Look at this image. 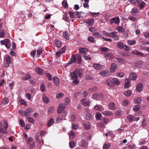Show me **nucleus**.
I'll return each mask as SVG.
<instances>
[{
  "label": "nucleus",
  "mask_w": 149,
  "mask_h": 149,
  "mask_svg": "<svg viewBox=\"0 0 149 149\" xmlns=\"http://www.w3.org/2000/svg\"><path fill=\"white\" fill-rule=\"evenodd\" d=\"M71 79L74 80L73 82L76 84H78L79 81L77 80V78L81 77L82 76V71L78 70H76L74 72L70 73Z\"/></svg>",
  "instance_id": "f257e3e1"
},
{
  "label": "nucleus",
  "mask_w": 149,
  "mask_h": 149,
  "mask_svg": "<svg viewBox=\"0 0 149 149\" xmlns=\"http://www.w3.org/2000/svg\"><path fill=\"white\" fill-rule=\"evenodd\" d=\"M8 127V125L7 122L5 121L4 122V127L0 128V132L3 134H6L7 133L6 129Z\"/></svg>",
  "instance_id": "f03ea898"
},
{
  "label": "nucleus",
  "mask_w": 149,
  "mask_h": 149,
  "mask_svg": "<svg viewBox=\"0 0 149 149\" xmlns=\"http://www.w3.org/2000/svg\"><path fill=\"white\" fill-rule=\"evenodd\" d=\"M110 23L111 24L114 23L119 25L120 22V19L119 17L117 16L116 17L111 18L110 20Z\"/></svg>",
  "instance_id": "7ed1b4c3"
},
{
  "label": "nucleus",
  "mask_w": 149,
  "mask_h": 149,
  "mask_svg": "<svg viewBox=\"0 0 149 149\" xmlns=\"http://www.w3.org/2000/svg\"><path fill=\"white\" fill-rule=\"evenodd\" d=\"M65 107H66L63 104H60L57 110L58 113L60 114L61 113Z\"/></svg>",
  "instance_id": "20e7f679"
},
{
  "label": "nucleus",
  "mask_w": 149,
  "mask_h": 149,
  "mask_svg": "<svg viewBox=\"0 0 149 149\" xmlns=\"http://www.w3.org/2000/svg\"><path fill=\"white\" fill-rule=\"evenodd\" d=\"M101 75L104 77L108 76L110 75V72L107 70H103L101 71L100 72Z\"/></svg>",
  "instance_id": "39448f33"
},
{
  "label": "nucleus",
  "mask_w": 149,
  "mask_h": 149,
  "mask_svg": "<svg viewBox=\"0 0 149 149\" xmlns=\"http://www.w3.org/2000/svg\"><path fill=\"white\" fill-rule=\"evenodd\" d=\"M92 97L94 99L101 100L103 97V95L101 94H99L98 93H96L93 94Z\"/></svg>",
  "instance_id": "423d86ee"
},
{
  "label": "nucleus",
  "mask_w": 149,
  "mask_h": 149,
  "mask_svg": "<svg viewBox=\"0 0 149 149\" xmlns=\"http://www.w3.org/2000/svg\"><path fill=\"white\" fill-rule=\"evenodd\" d=\"M77 56L76 55H73L71 57L70 60L67 65H68L75 63L76 61Z\"/></svg>",
  "instance_id": "0eeeda50"
},
{
  "label": "nucleus",
  "mask_w": 149,
  "mask_h": 149,
  "mask_svg": "<svg viewBox=\"0 0 149 149\" xmlns=\"http://www.w3.org/2000/svg\"><path fill=\"white\" fill-rule=\"evenodd\" d=\"M26 116H28L31 115L33 112V109L31 108H29L25 111Z\"/></svg>",
  "instance_id": "6e6552de"
},
{
  "label": "nucleus",
  "mask_w": 149,
  "mask_h": 149,
  "mask_svg": "<svg viewBox=\"0 0 149 149\" xmlns=\"http://www.w3.org/2000/svg\"><path fill=\"white\" fill-rule=\"evenodd\" d=\"M81 103L85 106H88L89 105L90 103L88 100L86 98L84 99L81 100Z\"/></svg>",
  "instance_id": "1a4fd4ad"
},
{
  "label": "nucleus",
  "mask_w": 149,
  "mask_h": 149,
  "mask_svg": "<svg viewBox=\"0 0 149 149\" xmlns=\"http://www.w3.org/2000/svg\"><path fill=\"white\" fill-rule=\"evenodd\" d=\"M136 90L138 92H140L143 89V86L141 83H139L136 87Z\"/></svg>",
  "instance_id": "9d476101"
},
{
  "label": "nucleus",
  "mask_w": 149,
  "mask_h": 149,
  "mask_svg": "<svg viewBox=\"0 0 149 149\" xmlns=\"http://www.w3.org/2000/svg\"><path fill=\"white\" fill-rule=\"evenodd\" d=\"M129 78L130 80H135L137 78V74L135 73L132 72L130 74Z\"/></svg>",
  "instance_id": "9b49d317"
},
{
  "label": "nucleus",
  "mask_w": 149,
  "mask_h": 149,
  "mask_svg": "<svg viewBox=\"0 0 149 149\" xmlns=\"http://www.w3.org/2000/svg\"><path fill=\"white\" fill-rule=\"evenodd\" d=\"M131 53L135 55L143 56H144L145 55L144 53L139 52L136 50H134L132 51L131 52Z\"/></svg>",
  "instance_id": "f8f14e48"
},
{
  "label": "nucleus",
  "mask_w": 149,
  "mask_h": 149,
  "mask_svg": "<svg viewBox=\"0 0 149 149\" xmlns=\"http://www.w3.org/2000/svg\"><path fill=\"white\" fill-rule=\"evenodd\" d=\"M85 22L90 26H92L94 23V19L93 18H91L85 21Z\"/></svg>",
  "instance_id": "ddd939ff"
},
{
  "label": "nucleus",
  "mask_w": 149,
  "mask_h": 149,
  "mask_svg": "<svg viewBox=\"0 0 149 149\" xmlns=\"http://www.w3.org/2000/svg\"><path fill=\"white\" fill-rule=\"evenodd\" d=\"M79 53L81 54H86L88 51L87 49L85 48H81L79 49Z\"/></svg>",
  "instance_id": "4468645a"
},
{
  "label": "nucleus",
  "mask_w": 149,
  "mask_h": 149,
  "mask_svg": "<svg viewBox=\"0 0 149 149\" xmlns=\"http://www.w3.org/2000/svg\"><path fill=\"white\" fill-rule=\"evenodd\" d=\"M117 65L115 63H113L110 68V70L112 72H114L116 69Z\"/></svg>",
  "instance_id": "2eb2a0df"
},
{
  "label": "nucleus",
  "mask_w": 149,
  "mask_h": 149,
  "mask_svg": "<svg viewBox=\"0 0 149 149\" xmlns=\"http://www.w3.org/2000/svg\"><path fill=\"white\" fill-rule=\"evenodd\" d=\"M42 100L43 101L46 103H48L49 102V100L45 94H43Z\"/></svg>",
  "instance_id": "dca6fc26"
},
{
  "label": "nucleus",
  "mask_w": 149,
  "mask_h": 149,
  "mask_svg": "<svg viewBox=\"0 0 149 149\" xmlns=\"http://www.w3.org/2000/svg\"><path fill=\"white\" fill-rule=\"evenodd\" d=\"M112 79L114 85H118L120 84V81L118 79L114 78Z\"/></svg>",
  "instance_id": "f3484780"
},
{
  "label": "nucleus",
  "mask_w": 149,
  "mask_h": 149,
  "mask_svg": "<svg viewBox=\"0 0 149 149\" xmlns=\"http://www.w3.org/2000/svg\"><path fill=\"white\" fill-rule=\"evenodd\" d=\"M63 37L65 39H66L67 40H68L69 38V35L68 33V31H65L63 33Z\"/></svg>",
  "instance_id": "a211bd4d"
},
{
  "label": "nucleus",
  "mask_w": 149,
  "mask_h": 149,
  "mask_svg": "<svg viewBox=\"0 0 149 149\" xmlns=\"http://www.w3.org/2000/svg\"><path fill=\"white\" fill-rule=\"evenodd\" d=\"M54 83L56 86L58 85L59 83V80L57 77H55L53 78Z\"/></svg>",
  "instance_id": "6ab92c4d"
},
{
  "label": "nucleus",
  "mask_w": 149,
  "mask_h": 149,
  "mask_svg": "<svg viewBox=\"0 0 149 149\" xmlns=\"http://www.w3.org/2000/svg\"><path fill=\"white\" fill-rule=\"evenodd\" d=\"M86 118L87 120H91L93 118L92 114L90 113H87L86 115Z\"/></svg>",
  "instance_id": "aec40b11"
},
{
  "label": "nucleus",
  "mask_w": 149,
  "mask_h": 149,
  "mask_svg": "<svg viewBox=\"0 0 149 149\" xmlns=\"http://www.w3.org/2000/svg\"><path fill=\"white\" fill-rule=\"evenodd\" d=\"M109 109L112 110H114L116 109V107L115 106V104L113 102H110L109 104Z\"/></svg>",
  "instance_id": "412c9836"
},
{
  "label": "nucleus",
  "mask_w": 149,
  "mask_h": 149,
  "mask_svg": "<svg viewBox=\"0 0 149 149\" xmlns=\"http://www.w3.org/2000/svg\"><path fill=\"white\" fill-rule=\"evenodd\" d=\"M102 114L104 115L108 116H111L113 114V113L109 111H104L102 112Z\"/></svg>",
  "instance_id": "4be33fe9"
},
{
  "label": "nucleus",
  "mask_w": 149,
  "mask_h": 149,
  "mask_svg": "<svg viewBox=\"0 0 149 149\" xmlns=\"http://www.w3.org/2000/svg\"><path fill=\"white\" fill-rule=\"evenodd\" d=\"M106 83L109 86L112 87L114 85L112 79V80L110 79H107L106 81Z\"/></svg>",
  "instance_id": "5701e85b"
},
{
  "label": "nucleus",
  "mask_w": 149,
  "mask_h": 149,
  "mask_svg": "<svg viewBox=\"0 0 149 149\" xmlns=\"http://www.w3.org/2000/svg\"><path fill=\"white\" fill-rule=\"evenodd\" d=\"M130 86L129 83V79H126L125 81V84L124 85V87L125 88H128Z\"/></svg>",
  "instance_id": "b1692460"
},
{
  "label": "nucleus",
  "mask_w": 149,
  "mask_h": 149,
  "mask_svg": "<svg viewBox=\"0 0 149 149\" xmlns=\"http://www.w3.org/2000/svg\"><path fill=\"white\" fill-rule=\"evenodd\" d=\"M36 71L37 73L40 75H42L43 74V70L41 69L38 67H37L36 68Z\"/></svg>",
  "instance_id": "393cba45"
},
{
  "label": "nucleus",
  "mask_w": 149,
  "mask_h": 149,
  "mask_svg": "<svg viewBox=\"0 0 149 149\" xmlns=\"http://www.w3.org/2000/svg\"><path fill=\"white\" fill-rule=\"evenodd\" d=\"M105 57L106 58H113V55L109 53H106L104 54Z\"/></svg>",
  "instance_id": "a878e982"
},
{
  "label": "nucleus",
  "mask_w": 149,
  "mask_h": 149,
  "mask_svg": "<svg viewBox=\"0 0 149 149\" xmlns=\"http://www.w3.org/2000/svg\"><path fill=\"white\" fill-rule=\"evenodd\" d=\"M1 45H7V43H10V41L7 39H5L4 40H1L0 41Z\"/></svg>",
  "instance_id": "bb28decb"
},
{
  "label": "nucleus",
  "mask_w": 149,
  "mask_h": 149,
  "mask_svg": "<svg viewBox=\"0 0 149 149\" xmlns=\"http://www.w3.org/2000/svg\"><path fill=\"white\" fill-rule=\"evenodd\" d=\"M55 43L58 47L60 48L62 46V43L61 42L57 39H56L55 40Z\"/></svg>",
  "instance_id": "cd10ccee"
},
{
  "label": "nucleus",
  "mask_w": 149,
  "mask_h": 149,
  "mask_svg": "<svg viewBox=\"0 0 149 149\" xmlns=\"http://www.w3.org/2000/svg\"><path fill=\"white\" fill-rule=\"evenodd\" d=\"M116 29L119 32H124L125 31V28L121 26H119L117 27Z\"/></svg>",
  "instance_id": "c85d7f7f"
},
{
  "label": "nucleus",
  "mask_w": 149,
  "mask_h": 149,
  "mask_svg": "<svg viewBox=\"0 0 149 149\" xmlns=\"http://www.w3.org/2000/svg\"><path fill=\"white\" fill-rule=\"evenodd\" d=\"M54 123V119L52 118H50L47 123V126L48 127H50Z\"/></svg>",
  "instance_id": "c756f323"
},
{
  "label": "nucleus",
  "mask_w": 149,
  "mask_h": 149,
  "mask_svg": "<svg viewBox=\"0 0 149 149\" xmlns=\"http://www.w3.org/2000/svg\"><path fill=\"white\" fill-rule=\"evenodd\" d=\"M135 103L137 104H140L142 101L140 97H138L136 98L134 100Z\"/></svg>",
  "instance_id": "7c9ffc66"
},
{
  "label": "nucleus",
  "mask_w": 149,
  "mask_h": 149,
  "mask_svg": "<svg viewBox=\"0 0 149 149\" xmlns=\"http://www.w3.org/2000/svg\"><path fill=\"white\" fill-rule=\"evenodd\" d=\"M127 118L130 122H132L134 120L135 117L132 115H129L127 116Z\"/></svg>",
  "instance_id": "2f4dec72"
},
{
  "label": "nucleus",
  "mask_w": 149,
  "mask_h": 149,
  "mask_svg": "<svg viewBox=\"0 0 149 149\" xmlns=\"http://www.w3.org/2000/svg\"><path fill=\"white\" fill-rule=\"evenodd\" d=\"M95 109L98 111H102V107L100 105H96L94 107Z\"/></svg>",
  "instance_id": "473e14b6"
},
{
  "label": "nucleus",
  "mask_w": 149,
  "mask_h": 149,
  "mask_svg": "<svg viewBox=\"0 0 149 149\" xmlns=\"http://www.w3.org/2000/svg\"><path fill=\"white\" fill-rule=\"evenodd\" d=\"M81 144L82 147H84L87 146L88 143H87L86 141L83 139L81 141Z\"/></svg>",
  "instance_id": "72a5a7b5"
},
{
  "label": "nucleus",
  "mask_w": 149,
  "mask_h": 149,
  "mask_svg": "<svg viewBox=\"0 0 149 149\" xmlns=\"http://www.w3.org/2000/svg\"><path fill=\"white\" fill-rule=\"evenodd\" d=\"M100 50L102 52H109L110 49L106 47H101L100 48Z\"/></svg>",
  "instance_id": "f704fd0d"
},
{
  "label": "nucleus",
  "mask_w": 149,
  "mask_h": 149,
  "mask_svg": "<svg viewBox=\"0 0 149 149\" xmlns=\"http://www.w3.org/2000/svg\"><path fill=\"white\" fill-rule=\"evenodd\" d=\"M138 11V9L136 8H133L131 11V13L132 15H135L136 13Z\"/></svg>",
  "instance_id": "c9c22d12"
},
{
  "label": "nucleus",
  "mask_w": 149,
  "mask_h": 149,
  "mask_svg": "<svg viewBox=\"0 0 149 149\" xmlns=\"http://www.w3.org/2000/svg\"><path fill=\"white\" fill-rule=\"evenodd\" d=\"M123 44L122 42H118L117 45V47L118 48L120 49H122L123 48Z\"/></svg>",
  "instance_id": "e433bc0d"
},
{
  "label": "nucleus",
  "mask_w": 149,
  "mask_h": 149,
  "mask_svg": "<svg viewBox=\"0 0 149 149\" xmlns=\"http://www.w3.org/2000/svg\"><path fill=\"white\" fill-rule=\"evenodd\" d=\"M97 88L96 86H93L90 88L88 89L89 92H94L96 91L97 90Z\"/></svg>",
  "instance_id": "4c0bfd02"
},
{
  "label": "nucleus",
  "mask_w": 149,
  "mask_h": 149,
  "mask_svg": "<svg viewBox=\"0 0 149 149\" xmlns=\"http://www.w3.org/2000/svg\"><path fill=\"white\" fill-rule=\"evenodd\" d=\"M93 35L96 38L100 37H101V35L99 32H94Z\"/></svg>",
  "instance_id": "58836bf2"
},
{
  "label": "nucleus",
  "mask_w": 149,
  "mask_h": 149,
  "mask_svg": "<svg viewBox=\"0 0 149 149\" xmlns=\"http://www.w3.org/2000/svg\"><path fill=\"white\" fill-rule=\"evenodd\" d=\"M69 147L71 149L74 148L75 146V143L74 141H70L69 143Z\"/></svg>",
  "instance_id": "ea45409f"
},
{
  "label": "nucleus",
  "mask_w": 149,
  "mask_h": 149,
  "mask_svg": "<svg viewBox=\"0 0 149 149\" xmlns=\"http://www.w3.org/2000/svg\"><path fill=\"white\" fill-rule=\"evenodd\" d=\"M127 43L128 44L132 45L136 43V41L135 40H128L127 41Z\"/></svg>",
  "instance_id": "a19ab883"
},
{
  "label": "nucleus",
  "mask_w": 149,
  "mask_h": 149,
  "mask_svg": "<svg viewBox=\"0 0 149 149\" xmlns=\"http://www.w3.org/2000/svg\"><path fill=\"white\" fill-rule=\"evenodd\" d=\"M12 60V58L11 57L8 56L6 58V61L8 65L10 63L11 61Z\"/></svg>",
  "instance_id": "79ce46f5"
},
{
  "label": "nucleus",
  "mask_w": 149,
  "mask_h": 149,
  "mask_svg": "<svg viewBox=\"0 0 149 149\" xmlns=\"http://www.w3.org/2000/svg\"><path fill=\"white\" fill-rule=\"evenodd\" d=\"M93 67L96 70H99L102 68V66L100 64H94Z\"/></svg>",
  "instance_id": "37998d69"
},
{
  "label": "nucleus",
  "mask_w": 149,
  "mask_h": 149,
  "mask_svg": "<svg viewBox=\"0 0 149 149\" xmlns=\"http://www.w3.org/2000/svg\"><path fill=\"white\" fill-rule=\"evenodd\" d=\"M132 92L130 90H128L124 93V94L125 96L127 97L130 96L132 94Z\"/></svg>",
  "instance_id": "c03bdc74"
},
{
  "label": "nucleus",
  "mask_w": 149,
  "mask_h": 149,
  "mask_svg": "<svg viewBox=\"0 0 149 149\" xmlns=\"http://www.w3.org/2000/svg\"><path fill=\"white\" fill-rule=\"evenodd\" d=\"M141 108L139 105H137L135 106V107L133 108V110L135 111H136L139 110Z\"/></svg>",
  "instance_id": "a18cd8bd"
},
{
  "label": "nucleus",
  "mask_w": 149,
  "mask_h": 149,
  "mask_svg": "<svg viewBox=\"0 0 149 149\" xmlns=\"http://www.w3.org/2000/svg\"><path fill=\"white\" fill-rule=\"evenodd\" d=\"M130 1L131 3L136 4V3H139V2L140 1V0H130Z\"/></svg>",
  "instance_id": "49530a36"
},
{
  "label": "nucleus",
  "mask_w": 149,
  "mask_h": 149,
  "mask_svg": "<svg viewBox=\"0 0 149 149\" xmlns=\"http://www.w3.org/2000/svg\"><path fill=\"white\" fill-rule=\"evenodd\" d=\"M123 113V112L121 110H118L115 112V114L116 116H121Z\"/></svg>",
  "instance_id": "de8ad7c7"
},
{
  "label": "nucleus",
  "mask_w": 149,
  "mask_h": 149,
  "mask_svg": "<svg viewBox=\"0 0 149 149\" xmlns=\"http://www.w3.org/2000/svg\"><path fill=\"white\" fill-rule=\"evenodd\" d=\"M8 102V99L7 97H4L2 100V104H6Z\"/></svg>",
  "instance_id": "09e8293b"
},
{
  "label": "nucleus",
  "mask_w": 149,
  "mask_h": 149,
  "mask_svg": "<svg viewBox=\"0 0 149 149\" xmlns=\"http://www.w3.org/2000/svg\"><path fill=\"white\" fill-rule=\"evenodd\" d=\"M88 40L91 42L94 43L95 42V40L94 39V38L92 36L88 37Z\"/></svg>",
  "instance_id": "8fccbe9b"
},
{
  "label": "nucleus",
  "mask_w": 149,
  "mask_h": 149,
  "mask_svg": "<svg viewBox=\"0 0 149 149\" xmlns=\"http://www.w3.org/2000/svg\"><path fill=\"white\" fill-rule=\"evenodd\" d=\"M54 107H50L48 110V113L49 114H51L54 111Z\"/></svg>",
  "instance_id": "3c124183"
},
{
  "label": "nucleus",
  "mask_w": 149,
  "mask_h": 149,
  "mask_svg": "<svg viewBox=\"0 0 149 149\" xmlns=\"http://www.w3.org/2000/svg\"><path fill=\"white\" fill-rule=\"evenodd\" d=\"M102 116L101 114L100 113H97L96 114V118L97 120L100 119Z\"/></svg>",
  "instance_id": "603ef678"
},
{
  "label": "nucleus",
  "mask_w": 149,
  "mask_h": 149,
  "mask_svg": "<svg viewBox=\"0 0 149 149\" xmlns=\"http://www.w3.org/2000/svg\"><path fill=\"white\" fill-rule=\"evenodd\" d=\"M31 78V76L30 75L28 74L26 75L25 77H23L22 78V79L23 80H26L29 79Z\"/></svg>",
  "instance_id": "864d4df0"
},
{
  "label": "nucleus",
  "mask_w": 149,
  "mask_h": 149,
  "mask_svg": "<svg viewBox=\"0 0 149 149\" xmlns=\"http://www.w3.org/2000/svg\"><path fill=\"white\" fill-rule=\"evenodd\" d=\"M110 144H104L103 146V149H109L111 147Z\"/></svg>",
  "instance_id": "5fc2aeb1"
},
{
  "label": "nucleus",
  "mask_w": 149,
  "mask_h": 149,
  "mask_svg": "<svg viewBox=\"0 0 149 149\" xmlns=\"http://www.w3.org/2000/svg\"><path fill=\"white\" fill-rule=\"evenodd\" d=\"M139 4H140V7H141V8H143L145 5V3L144 1H140L139 2Z\"/></svg>",
  "instance_id": "6e6d98bb"
},
{
  "label": "nucleus",
  "mask_w": 149,
  "mask_h": 149,
  "mask_svg": "<svg viewBox=\"0 0 149 149\" xmlns=\"http://www.w3.org/2000/svg\"><path fill=\"white\" fill-rule=\"evenodd\" d=\"M27 118L28 121L30 123H33L34 122V119L29 116H27Z\"/></svg>",
  "instance_id": "4d7b16f0"
},
{
  "label": "nucleus",
  "mask_w": 149,
  "mask_h": 149,
  "mask_svg": "<svg viewBox=\"0 0 149 149\" xmlns=\"http://www.w3.org/2000/svg\"><path fill=\"white\" fill-rule=\"evenodd\" d=\"M5 35L4 29H2L0 31V38L3 37Z\"/></svg>",
  "instance_id": "13d9d810"
},
{
  "label": "nucleus",
  "mask_w": 149,
  "mask_h": 149,
  "mask_svg": "<svg viewBox=\"0 0 149 149\" xmlns=\"http://www.w3.org/2000/svg\"><path fill=\"white\" fill-rule=\"evenodd\" d=\"M19 113L22 116H26L25 111L23 110H20L19 111Z\"/></svg>",
  "instance_id": "bf43d9fd"
},
{
  "label": "nucleus",
  "mask_w": 149,
  "mask_h": 149,
  "mask_svg": "<svg viewBox=\"0 0 149 149\" xmlns=\"http://www.w3.org/2000/svg\"><path fill=\"white\" fill-rule=\"evenodd\" d=\"M70 137L72 139L74 137L75 134L74 132L72 131L70 132Z\"/></svg>",
  "instance_id": "052dcab7"
},
{
  "label": "nucleus",
  "mask_w": 149,
  "mask_h": 149,
  "mask_svg": "<svg viewBox=\"0 0 149 149\" xmlns=\"http://www.w3.org/2000/svg\"><path fill=\"white\" fill-rule=\"evenodd\" d=\"M63 93H59L57 94L56 95V97L57 98H60L63 96Z\"/></svg>",
  "instance_id": "680f3d73"
},
{
  "label": "nucleus",
  "mask_w": 149,
  "mask_h": 149,
  "mask_svg": "<svg viewBox=\"0 0 149 149\" xmlns=\"http://www.w3.org/2000/svg\"><path fill=\"white\" fill-rule=\"evenodd\" d=\"M62 4L63 6V7L65 8H67L68 6V5L67 3L64 0L62 2Z\"/></svg>",
  "instance_id": "e2e57ef3"
},
{
  "label": "nucleus",
  "mask_w": 149,
  "mask_h": 149,
  "mask_svg": "<svg viewBox=\"0 0 149 149\" xmlns=\"http://www.w3.org/2000/svg\"><path fill=\"white\" fill-rule=\"evenodd\" d=\"M129 103V101L127 100H125L123 102L122 104L124 106H127Z\"/></svg>",
  "instance_id": "0e129e2a"
},
{
  "label": "nucleus",
  "mask_w": 149,
  "mask_h": 149,
  "mask_svg": "<svg viewBox=\"0 0 149 149\" xmlns=\"http://www.w3.org/2000/svg\"><path fill=\"white\" fill-rule=\"evenodd\" d=\"M69 14L70 16V17L71 18H74V13L71 11H69Z\"/></svg>",
  "instance_id": "69168bd1"
},
{
  "label": "nucleus",
  "mask_w": 149,
  "mask_h": 149,
  "mask_svg": "<svg viewBox=\"0 0 149 149\" xmlns=\"http://www.w3.org/2000/svg\"><path fill=\"white\" fill-rule=\"evenodd\" d=\"M41 90L43 92H44L45 91V87L44 84H42L40 86Z\"/></svg>",
  "instance_id": "338daca9"
},
{
  "label": "nucleus",
  "mask_w": 149,
  "mask_h": 149,
  "mask_svg": "<svg viewBox=\"0 0 149 149\" xmlns=\"http://www.w3.org/2000/svg\"><path fill=\"white\" fill-rule=\"evenodd\" d=\"M66 48L65 47H63L60 49L59 51L62 54L64 53L65 51Z\"/></svg>",
  "instance_id": "774afa93"
}]
</instances>
